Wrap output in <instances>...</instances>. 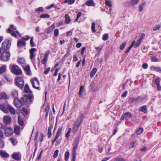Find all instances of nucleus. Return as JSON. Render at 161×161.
<instances>
[{"label":"nucleus","instance_id":"obj_49","mask_svg":"<svg viewBox=\"0 0 161 161\" xmlns=\"http://www.w3.org/2000/svg\"><path fill=\"white\" fill-rule=\"evenodd\" d=\"M102 47H96L95 49H96V50L98 53V55H99L100 53L102 50Z\"/></svg>","mask_w":161,"mask_h":161},{"label":"nucleus","instance_id":"obj_43","mask_svg":"<svg viewBox=\"0 0 161 161\" xmlns=\"http://www.w3.org/2000/svg\"><path fill=\"white\" fill-rule=\"evenodd\" d=\"M141 42V40H138L137 42L135 44V43H134V45H133V46H134V47L135 48H136L139 47L140 45Z\"/></svg>","mask_w":161,"mask_h":161},{"label":"nucleus","instance_id":"obj_38","mask_svg":"<svg viewBox=\"0 0 161 161\" xmlns=\"http://www.w3.org/2000/svg\"><path fill=\"white\" fill-rule=\"evenodd\" d=\"M137 145L136 141H134L132 142L130 144V148H132L136 147Z\"/></svg>","mask_w":161,"mask_h":161},{"label":"nucleus","instance_id":"obj_26","mask_svg":"<svg viewBox=\"0 0 161 161\" xmlns=\"http://www.w3.org/2000/svg\"><path fill=\"white\" fill-rule=\"evenodd\" d=\"M151 69L152 70H154L157 72H161V68L159 67H155L154 66H152L151 68Z\"/></svg>","mask_w":161,"mask_h":161},{"label":"nucleus","instance_id":"obj_35","mask_svg":"<svg viewBox=\"0 0 161 161\" xmlns=\"http://www.w3.org/2000/svg\"><path fill=\"white\" fill-rule=\"evenodd\" d=\"M71 130L72 129L71 128H70L68 129V131L65 135V137L67 138V139L69 138L70 136V134L71 131Z\"/></svg>","mask_w":161,"mask_h":161},{"label":"nucleus","instance_id":"obj_29","mask_svg":"<svg viewBox=\"0 0 161 161\" xmlns=\"http://www.w3.org/2000/svg\"><path fill=\"white\" fill-rule=\"evenodd\" d=\"M17 62L19 64H21L22 66H23L25 64V60L23 58H20L17 60Z\"/></svg>","mask_w":161,"mask_h":161},{"label":"nucleus","instance_id":"obj_46","mask_svg":"<svg viewBox=\"0 0 161 161\" xmlns=\"http://www.w3.org/2000/svg\"><path fill=\"white\" fill-rule=\"evenodd\" d=\"M44 69L45 70L44 72V73L45 75H47L48 73L50 71V68L49 67L48 68H44Z\"/></svg>","mask_w":161,"mask_h":161},{"label":"nucleus","instance_id":"obj_31","mask_svg":"<svg viewBox=\"0 0 161 161\" xmlns=\"http://www.w3.org/2000/svg\"><path fill=\"white\" fill-rule=\"evenodd\" d=\"M139 111H142L144 113H146L147 112V106L144 105L139 108Z\"/></svg>","mask_w":161,"mask_h":161},{"label":"nucleus","instance_id":"obj_47","mask_svg":"<svg viewBox=\"0 0 161 161\" xmlns=\"http://www.w3.org/2000/svg\"><path fill=\"white\" fill-rule=\"evenodd\" d=\"M54 36H58L59 35V30L58 29H56L55 30L54 32Z\"/></svg>","mask_w":161,"mask_h":161},{"label":"nucleus","instance_id":"obj_58","mask_svg":"<svg viewBox=\"0 0 161 161\" xmlns=\"http://www.w3.org/2000/svg\"><path fill=\"white\" fill-rule=\"evenodd\" d=\"M58 150H56L54 152L53 157L55 158H56L58 155Z\"/></svg>","mask_w":161,"mask_h":161},{"label":"nucleus","instance_id":"obj_37","mask_svg":"<svg viewBox=\"0 0 161 161\" xmlns=\"http://www.w3.org/2000/svg\"><path fill=\"white\" fill-rule=\"evenodd\" d=\"M49 15L47 14H42L40 16V18H49Z\"/></svg>","mask_w":161,"mask_h":161},{"label":"nucleus","instance_id":"obj_20","mask_svg":"<svg viewBox=\"0 0 161 161\" xmlns=\"http://www.w3.org/2000/svg\"><path fill=\"white\" fill-rule=\"evenodd\" d=\"M8 112L9 111L11 114L14 115L15 114V110L10 105L8 106Z\"/></svg>","mask_w":161,"mask_h":161},{"label":"nucleus","instance_id":"obj_23","mask_svg":"<svg viewBox=\"0 0 161 161\" xmlns=\"http://www.w3.org/2000/svg\"><path fill=\"white\" fill-rule=\"evenodd\" d=\"M0 155L3 158L8 157L9 156V155L5 152L3 151H0Z\"/></svg>","mask_w":161,"mask_h":161},{"label":"nucleus","instance_id":"obj_56","mask_svg":"<svg viewBox=\"0 0 161 161\" xmlns=\"http://www.w3.org/2000/svg\"><path fill=\"white\" fill-rule=\"evenodd\" d=\"M161 27V25H156L153 28V30L154 31H156L157 30L159 29Z\"/></svg>","mask_w":161,"mask_h":161},{"label":"nucleus","instance_id":"obj_34","mask_svg":"<svg viewBox=\"0 0 161 161\" xmlns=\"http://www.w3.org/2000/svg\"><path fill=\"white\" fill-rule=\"evenodd\" d=\"M134 42H135V41L133 42L131 45L128 48L127 50L125 51V53H127L129 52L131 49L132 48V47L133 46V45H134Z\"/></svg>","mask_w":161,"mask_h":161},{"label":"nucleus","instance_id":"obj_54","mask_svg":"<svg viewBox=\"0 0 161 161\" xmlns=\"http://www.w3.org/2000/svg\"><path fill=\"white\" fill-rule=\"evenodd\" d=\"M116 161H126L124 158L121 157H118L115 158Z\"/></svg>","mask_w":161,"mask_h":161},{"label":"nucleus","instance_id":"obj_39","mask_svg":"<svg viewBox=\"0 0 161 161\" xmlns=\"http://www.w3.org/2000/svg\"><path fill=\"white\" fill-rule=\"evenodd\" d=\"M69 156V152H66L64 155L65 160L67 161L68 160Z\"/></svg>","mask_w":161,"mask_h":161},{"label":"nucleus","instance_id":"obj_42","mask_svg":"<svg viewBox=\"0 0 161 161\" xmlns=\"http://www.w3.org/2000/svg\"><path fill=\"white\" fill-rule=\"evenodd\" d=\"M126 42H123L120 46V49L122 50H123L125 46H126Z\"/></svg>","mask_w":161,"mask_h":161},{"label":"nucleus","instance_id":"obj_32","mask_svg":"<svg viewBox=\"0 0 161 161\" xmlns=\"http://www.w3.org/2000/svg\"><path fill=\"white\" fill-rule=\"evenodd\" d=\"M50 109V106L49 105H47V107L45 108V112L46 113L45 115L46 117H47L48 115L49 110Z\"/></svg>","mask_w":161,"mask_h":161},{"label":"nucleus","instance_id":"obj_59","mask_svg":"<svg viewBox=\"0 0 161 161\" xmlns=\"http://www.w3.org/2000/svg\"><path fill=\"white\" fill-rule=\"evenodd\" d=\"M139 0H131V3L133 5H136L139 2Z\"/></svg>","mask_w":161,"mask_h":161},{"label":"nucleus","instance_id":"obj_15","mask_svg":"<svg viewBox=\"0 0 161 161\" xmlns=\"http://www.w3.org/2000/svg\"><path fill=\"white\" fill-rule=\"evenodd\" d=\"M13 133V130L10 128H7L6 129L5 132V134L7 136H11Z\"/></svg>","mask_w":161,"mask_h":161},{"label":"nucleus","instance_id":"obj_12","mask_svg":"<svg viewBox=\"0 0 161 161\" xmlns=\"http://www.w3.org/2000/svg\"><path fill=\"white\" fill-rule=\"evenodd\" d=\"M84 118V117L83 115H80L79 117L78 118L76 121L74 123L80 126L81 124L83 119Z\"/></svg>","mask_w":161,"mask_h":161},{"label":"nucleus","instance_id":"obj_25","mask_svg":"<svg viewBox=\"0 0 161 161\" xmlns=\"http://www.w3.org/2000/svg\"><path fill=\"white\" fill-rule=\"evenodd\" d=\"M24 101H14V103L17 108L20 107L24 103Z\"/></svg>","mask_w":161,"mask_h":161},{"label":"nucleus","instance_id":"obj_5","mask_svg":"<svg viewBox=\"0 0 161 161\" xmlns=\"http://www.w3.org/2000/svg\"><path fill=\"white\" fill-rule=\"evenodd\" d=\"M10 54L9 51L3 52L0 56L1 60L4 61H7L9 59Z\"/></svg>","mask_w":161,"mask_h":161},{"label":"nucleus","instance_id":"obj_51","mask_svg":"<svg viewBox=\"0 0 161 161\" xmlns=\"http://www.w3.org/2000/svg\"><path fill=\"white\" fill-rule=\"evenodd\" d=\"M22 110L23 112L25 114H24V116L27 115L28 114V111L27 109L25 108H23Z\"/></svg>","mask_w":161,"mask_h":161},{"label":"nucleus","instance_id":"obj_30","mask_svg":"<svg viewBox=\"0 0 161 161\" xmlns=\"http://www.w3.org/2000/svg\"><path fill=\"white\" fill-rule=\"evenodd\" d=\"M53 126L51 125L48 129V137L50 138L52 136V133L51 132V130L53 129Z\"/></svg>","mask_w":161,"mask_h":161},{"label":"nucleus","instance_id":"obj_8","mask_svg":"<svg viewBox=\"0 0 161 161\" xmlns=\"http://www.w3.org/2000/svg\"><path fill=\"white\" fill-rule=\"evenodd\" d=\"M35 81L36 82V83L39 85V82L38 79L37 78H34L33 79H31V82L32 84V87L38 90H40V87L38 86L36 87L35 86V83L34 81Z\"/></svg>","mask_w":161,"mask_h":161},{"label":"nucleus","instance_id":"obj_64","mask_svg":"<svg viewBox=\"0 0 161 161\" xmlns=\"http://www.w3.org/2000/svg\"><path fill=\"white\" fill-rule=\"evenodd\" d=\"M155 82L157 85H159L160 84V79L159 78H158L156 79L155 80Z\"/></svg>","mask_w":161,"mask_h":161},{"label":"nucleus","instance_id":"obj_7","mask_svg":"<svg viewBox=\"0 0 161 161\" xmlns=\"http://www.w3.org/2000/svg\"><path fill=\"white\" fill-rule=\"evenodd\" d=\"M24 118V115L23 113L21 112L20 113L18 116V124L20 126H23L24 125L23 119Z\"/></svg>","mask_w":161,"mask_h":161},{"label":"nucleus","instance_id":"obj_27","mask_svg":"<svg viewBox=\"0 0 161 161\" xmlns=\"http://www.w3.org/2000/svg\"><path fill=\"white\" fill-rule=\"evenodd\" d=\"M97 71V69L95 68H94L91 72L90 74V77L91 78H92L94 76L95 73Z\"/></svg>","mask_w":161,"mask_h":161},{"label":"nucleus","instance_id":"obj_57","mask_svg":"<svg viewBox=\"0 0 161 161\" xmlns=\"http://www.w3.org/2000/svg\"><path fill=\"white\" fill-rule=\"evenodd\" d=\"M72 43H70L69 45H68V48L67 49V52L69 53L70 52L71 50V48L72 47Z\"/></svg>","mask_w":161,"mask_h":161},{"label":"nucleus","instance_id":"obj_33","mask_svg":"<svg viewBox=\"0 0 161 161\" xmlns=\"http://www.w3.org/2000/svg\"><path fill=\"white\" fill-rule=\"evenodd\" d=\"M84 86L81 85L80 89L79 91V95H82L84 92Z\"/></svg>","mask_w":161,"mask_h":161},{"label":"nucleus","instance_id":"obj_61","mask_svg":"<svg viewBox=\"0 0 161 161\" xmlns=\"http://www.w3.org/2000/svg\"><path fill=\"white\" fill-rule=\"evenodd\" d=\"M73 61H76L78 60V58L77 55L76 54H74L73 56Z\"/></svg>","mask_w":161,"mask_h":161},{"label":"nucleus","instance_id":"obj_50","mask_svg":"<svg viewBox=\"0 0 161 161\" xmlns=\"http://www.w3.org/2000/svg\"><path fill=\"white\" fill-rule=\"evenodd\" d=\"M143 129L142 128H140L139 130L136 131L137 135H139L141 134L143 131Z\"/></svg>","mask_w":161,"mask_h":161},{"label":"nucleus","instance_id":"obj_17","mask_svg":"<svg viewBox=\"0 0 161 161\" xmlns=\"http://www.w3.org/2000/svg\"><path fill=\"white\" fill-rule=\"evenodd\" d=\"M17 45L18 47H23L25 46V42L24 40H20L17 42Z\"/></svg>","mask_w":161,"mask_h":161},{"label":"nucleus","instance_id":"obj_63","mask_svg":"<svg viewBox=\"0 0 161 161\" xmlns=\"http://www.w3.org/2000/svg\"><path fill=\"white\" fill-rule=\"evenodd\" d=\"M125 114L127 117L128 116L130 118H131L132 117V115L129 112H126Z\"/></svg>","mask_w":161,"mask_h":161},{"label":"nucleus","instance_id":"obj_18","mask_svg":"<svg viewBox=\"0 0 161 161\" xmlns=\"http://www.w3.org/2000/svg\"><path fill=\"white\" fill-rule=\"evenodd\" d=\"M55 28L54 24L53 23L51 26L47 27L46 29L47 33L48 34L53 31Z\"/></svg>","mask_w":161,"mask_h":161},{"label":"nucleus","instance_id":"obj_10","mask_svg":"<svg viewBox=\"0 0 161 161\" xmlns=\"http://www.w3.org/2000/svg\"><path fill=\"white\" fill-rule=\"evenodd\" d=\"M11 157L13 159L16 160H19L21 158V154L19 152H14Z\"/></svg>","mask_w":161,"mask_h":161},{"label":"nucleus","instance_id":"obj_14","mask_svg":"<svg viewBox=\"0 0 161 161\" xmlns=\"http://www.w3.org/2000/svg\"><path fill=\"white\" fill-rule=\"evenodd\" d=\"M11 96L14 98V101H21L18 98V93L16 91L14 90L12 92Z\"/></svg>","mask_w":161,"mask_h":161},{"label":"nucleus","instance_id":"obj_62","mask_svg":"<svg viewBox=\"0 0 161 161\" xmlns=\"http://www.w3.org/2000/svg\"><path fill=\"white\" fill-rule=\"evenodd\" d=\"M49 53L50 51L49 50H48L47 51L45 54L44 58L47 59L49 55Z\"/></svg>","mask_w":161,"mask_h":161},{"label":"nucleus","instance_id":"obj_9","mask_svg":"<svg viewBox=\"0 0 161 161\" xmlns=\"http://www.w3.org/2000/svg\"><path fill=\"white\" fill-rule=\"evenodd\" d=\"M62 127H59L57 131L56 136L55 137L53 141L52 142V145H53L54 142L56 141L57 139H58L59 137L62 134Z\"/></svg>","mask_w":161,"mask_h":161},{"label":"nucleus","instance_id":"obj_3","mask_svg":"<svg viewBox=\"0 0 161 161\" xmlns=\"http://www.w3.org/2000/svg\"><path fill=\"white\" fill-rule=\"evenodd\" d=\"M11 72L15 75H20L22 74V71L21 69L16 65L14 64L11 69Z\"/></svg>","mask_w":161,"mask_h":161},{"label":"nucleus","instance_id":"obj_52","mask_svg":"<svg viewBox=\"0 0 161 161\" xmlns=\"http://www.w3.org/2000/svg\"><path fill=\"white\" fill-rule=\"evenodd\" d=\"M145 4V3H142L141 5L139 7V12H142L143 9V6Z\"/></svg>","mask_w":161,"mask_h":161},{"label":"nucleus","instance_id":"obj_1","mask_svg":"<svg viewBox=\"0 0 161 161\" xmlns=\"http://www.w3.org/2000/svg\"><path fill=\"white\" fill-rule=\"evenodd\" d=\"M24 92L25 94L24 95V97L21 98L22 101H32L34 100V96L32 91L30 89L29 87L27 84L25 85L24 88Z\"/></svg>","mask_w":161,"mask_h":161},{"label":"nucleus","instance_id":"obj_19","mask_svg":"<svg viewBox=\"0 0 161 161\" xmlns=\"http://www.w3.org/2000/svg\"><path fill=\"white\" fill-rule=\"evenodd\" d=\"M8 97L7 96L6 93L2 92L0 94V100L1 99H8Z\"/></svg>","mask_w":161,"mask_h":161},{"label":"nucleus","instance_id":"obj_24","mask_svg":"<svg viewBox=\"0 0 161 161\" xmlns=\"http://www.w3.org/2000/svg\"><path fill=\"white\" fill-rule=\"evenodd\" d=\"M14 132L17 135H19L20 132V127L18 125H15L14 127Z\"/></svg>","mask_w":161,"mask_h":161},{"label":"nucleus","instance_id":"obj_36","mask_svg":"<svg viewBox=\"0 0 161 161\" xmlns=\"http://www.w3.org/2000/svg\"><path fill=\"white\" fill-rule=\"evenodd\" d=\"M4 78L8 82H10L12 81L11 79L8 75L5 74L4 75Z\"/></svg>","mask_w":161,"mask_h":161},{"label":"nucleus","instance_id":"obj_45","mask_svg":"<svg viewBox=\"0 0 161 161\" xmlns=\"http://www.w3.org/2000/svg\"><path fill=\"white\" fill-rule=\"evenodd\" d=\"M105 4L106 5L109 6L110 7H112V2L111 1H106Z\"/></svg>","mask_w":161,"mask_h":161},{"label":"nucleus","instance_id":"obj_6","mask_svg":"<svg viewBox=\"0 0 161 161\" xmlns=\"http://www.w3.org/2000/svg\"><path fill=\"white\" fill-rule=\"evenodd\" d=\"M36 49L34 48H32L31 49L29 50L30 53V58L32 62L33 63L34 66H35V64L34 62L35 59L34 58L36 56V53H34V52H36Z\"/></svg>","mask_w":161,"mask_h":161},{"label":"nucleus","instance_id":"obj_4","mask_svg":"<svg viewBox=\"0 0 161 161\" xmlns=\"http://www.w3.org/2000/svg\"><path fill=\"white\" fill-rule=\"evenodd\" d=\"M11 42L10 40L6 39L4 41L2 44V49L4 51L8 50L11 46Z\"/></svg>","mask_w":161,"mask_h":161},{"label":"nucleus","instance_id":"obj_60","mask_svg":"<svg viewBox=\"0 0 161 161\" xmlns=\"http://www.w3.org/2000/svg\"><path fill=\"white\" fill-rule=\"evenodd\" d=\"M35 11H43V9L42 7H40L39 8L35 9Z\"/></svg>","mask_w":161,"mask_h":161},{"label":"nucleus","instance_id":"obj_21","mask_svg":"<svg viewBox=\"0 0 161 161\" xmlns=\"http://www.w3.org/2000/svg\"><path fill=\"white\" fill-rule=\"evenodd\" d=\"M24 70L27 75H29L31 74L30 67L29 65L26 66L24 68Z\"/></svg>","mask_w":161,"mask_h":161},{"label":"nucleus","instance_id":"obj_53","mask_svg":"<svg viewBox=\"0 0 161 161\" xmlns=\"http://www.w3.org/2000/svg\"><path fill=\"white\" fill-rule=\"evenodd\" d=\"M47 59V58H44L41 61V63L42 64H45V66H46Z\"/></svg>","mask_w":161,"mask_h":161},{"label":"nucleus","instance_id":"obj_13","mask_svg":"<svg viewBox=\"0 0 161 161\" xmlns=\"http://www.w3.org/2000/svg\"><path fill=\"white\" fill-rule=\"evenodd\" d=\"M8 106H9V105L1 104L0 105V109L4 113L7 114L8 113Z\"/></svg>","mask_w":161,"mask_h":161},{"label":"nucleus","instance_id":"obj_28","mask_svg":"<svg viewBox=\"0 0 161 161\" xmlns=\"http://www.w3.org/2000/svg\"><path fill=\"white\" fill-rule=\"evenodd\" d=\"M71 21L70 17L68 14L65 15V23L66 24H69Z\"/></svg>","mask_w":161,"mask_h":161},{"label":"nucleus","instance_id":"obj_11","mask_svg":"<svg viewBox=\"0 0 161 161\" xmlns=\"http://www.w3.org/2000/svg\"><path fill=\"white\" fill-rule=\"evenodd\" d=\"M3 119L4 123L6 125L10 124L11 121V117L7 115L4 116Z\"/></svg>","mask_w":161,"mask_h":161},{"label":"nucleus","instance_id":"obj_41","mask_svg":"<svg viewBox=\"0 0 161 161\" xmlns=\"http://www.w3.org/2000/svg\"><path fill=\"white\" fill-rule=\"evenodd\" d=\"M33 36L31 37L30 41V44L31 46L32 47H34L35 46V44L33 41Z\"/></svg>","mask_w":161,"mask_h":161},{"label":"nucleus","instance_id":"obj_44","mask_svg":"<svg viewBox=\"0 0 161 161\" xmlns=\"http://www.w3.org/2000/svg\"><path fill=\"white\" fill-rule=\"evenodd\" d=\"M108 34H104L103 36L102 39L103 41H106L108 40Z\"/></svg>","mask_w":161,"mask_h":161},{"label":"nucleus","instance_id":"obj_16","mask_svg":"<svg viewBox=\"0 0 161 161\" xmlns=\"http://www.w3.org/2000/svg\"><path fill=\"white\" fill-rule=\"evenodd\" d=\"M85 5H86L88 6H95V3H94L93 0H87L86 3L82 5L83 7Z\"/></svg>","mask_w":161,"mask_h":161},{"label":"nucleus","instance_id":"obj_22","mask_svg":"<svg viewBox=\"0 0 161 161\" xmlns=\"http://www.w3.org/2000/svg\"><path fill=\"white\" fill-rule=\"evenodd\" d=\"M79 126L74 123L73 127V132L74 134H75L77 131Z\"/></svg>","mask_w":161,"mask_h":161},{"label":"nucleus","instance_id":"obj_2","mask_svg":"<svg viewBox=\"0 0 161 161\" xmlns=\"http://www.w3.org/2000/svg\"><path fill=\"white\" fill-rule=\"evenodd\" d=\"M15 85L20 89L23 88L24 86V80L21 77H18L15 78L14 80Z\"/></svg>","mask_w":161,"mask_h":161},{"label":"nucleus","instance_id":"obj_40","mask_svg":"<svg viewBox=\"0 0 161 161\" xmlns=\"http://www.w3.org/2000/svg\"><path fill=\"white\" fill-rule=\"evenodd\" d=\"M6 71V67L2 66L0 68V74H2Z\"/></svg>","mask_w":161,"mask_h":161},{"label":"nucleus","instance_id":"obj_55","mask_svg":"<svg viewBox=\"0 0 161 161\" xmlns=\"http://www.w3.org/2000/svg\"><path fill=\"white\" fill-rule=\"evenodd\" d=\"M152 61L154 62H158V59L156 56H153L152 58Z\"/></svg>","mask_w":161,"mask_h":161},{"label":"nucleus","instance_id":"obj_48","mask_svg":"<svg viewBox=\"0 0 161 161\" xmlns=\"http://www.w3.org/2000/svg\"><path fill=\"white\" fill-rule=\"evenodd\" d=\"M95 24L94 22H93L92 23V27L91 29L92 31L94 33L96 32V30L95 29Z\"/></svg>","mask_w":161,"mask_h":161}]
</instances>
